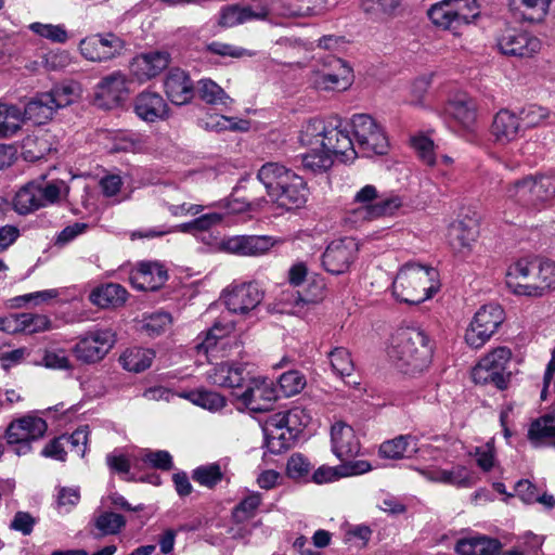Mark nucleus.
I'll use <instances>...</instances> for the list:
<instances>
[{"label":"nucleus","mask_w":555,"mask_h":555,"mask_svg":"<svg viewBox=\"0 0 555 555\" xmlns=\"http://www.w3.org/2000/svg\"><path fill=\"white\" fill-rule=\"evenodd\" d=\"M31 182L41 208L59 203L68 193V186L60 179L49 181L44 176H40Z\"/></svg>","instance_id":"473e14b6"},{"label":"nucleus","mask_w":555,"mask_h":555,"mask_svg":"<svg viewBox=\"0 0 555 555\" xmlns=\"http://www.w3.org/2000/svg\"><path fill=\"white\" fill-rule=\"evenodd\" d=\"M155 353L151 349L131 348L126 350L119 358L122 367L130 372H142L152 364Z\"/></svg>","instance_id":"a19ab883"},{"label":"nucleus","mask_w":555,"mask_h":555,"mask_svg":"<svg viewBox=\"0 0 555 555\" xmlns=\"http://www.w3.org/2000/svg\"><path fill=\"white\" fill-rule=\"evenodd\" d=\"M232 330L233 325L230 323H215L214 326L206 333L205 339L197 345V349L199 351L208 352V350L217 344L218 339L227 336L229 333L232 332Z\"/></svg>","instance_id":"69168bd1"},{"label":"nucleus","mask_w":555,"mask_h":555,"mask_svg":"<svg viewBox=\"0 0 555 555\" xmlns=\"http://www.w3.org/2000/svg\"><path fill=\"white\" fill-rule=\"evenodd\" d=\"M250 376L247 364L235 361L216 363L205 373L206 380L210 385L228 389L242 388Z\"/></svg>","instance_id":"dca6fc26"},{"label":"nucleus","mask_w":555,"mask_h":555,"mask_svg":"<svg viewBox=\"0 0 555 555\" xmlns=\"http://www.w3.org/2000/svg\"><path fill=\"white\" fill-rule=\"evenodd\" d=\"M491 132L495 142L500 144H508L509 142H513L519 137V117L507 109L500 111L494 116Z\"/></svg>","instance_id":"7c9ffc66"},{"label":"nucleus","mask_w":555,"mask_h":555,"mask_svg":"<svg viewBox=\"0 0 555 555\" xmlns=\"http://www.w3.org/2000/svg\"><path fill=\"white\" fill-rule=\"evenodd\" d=\"M294 175L295 172L278 163H267L261 166L257 177L271 201Z\"/></svg>","instance_id":"c85d7f7f"},{"label":"nucleus","mask_w":555,"mask_h":555,"mask_svg":"<svg viewBox=\"0 0 555 555\" xmlns=\"http://www.w3.org/2000/svg\"><path fill=\"white\" fill-rule=\"evenodd\" d=\"M261 426L269 443L279 441V450L289 448L297 435L288 426V418H266Z\"/></svg>","instance_id":"c9c22d12"},{"label":"nucleus","mask_w":555,"mask_h":555,"mask_svg":"<svg viewBox=\"0 0 555 555\" xmlns=\"http://www.w3.org/2000/svg\"><path fill=\"white\" fill-rule=\"evenodd\" d=\"M333 371L339 376H350L353 372V362L350 352L343 347L333 349L330 354Z\"/></svg>","instance_id":"6e6d98bb"},{"label":"nucleus","mask_w":555,"mask_h":555,"mask_svg":"<svg viewBox=\"0 0 555 555\" xmlns=\"http://www.w3.org/2000/svg\"><path fill=\"white\" fill-rule=\"evenodd\" d=\"M13 207L20 215H27L41 208L31 181L16 192L13 198Z\"/></svg>","instance_id":"a18cd8bd"},{"label":"nucleus","mask_w":555,"mask_h":555,"mask_svg":"<svg viewBox=\"0 0 555 555\" xmlns=\"http://www.w3.org/2000/svg\"><path fill=\"white\" fill-rule=\"evenodd\" d=\"M440 482L456 487H467L469 485V473L464 466H454L451 469H442L440 473Z\"/></svg>","instance_id":"774afa93"},{"label":"nucleus","mask_w":555,"mask_h":555,"mask_svg":"<svg viewBox=\"0 0 555 555\" xmlns=\"http://www.w3.org/2000/svg\"><path fill=\"white\" fill-rule=\"evenodd\" d=\"M388 354L398 370L408 375H415L429 367L433 346L423 330L401 327L392 336Z\"/></svg>","instance_id":"f03ea898"},{"label":"nucleus","mask_w":555,"mask_h":555,"mask_svg":"<svg viewBox=\"0 0 555 555\" xmlns=\"http://www.w3.org/2000/svg\"><path fill=\"white\" fill-rule=\"evenodd\" d=\"M47 94L51 95L55 111L74 103L80 95L79 87L75 83H64L53 87Z\"/></svg>","instance_id":"3c124183"},{"label":"nucleus","mask_w":555,"mask_h":555,"mask_svg":"<svg viewBox=\"0 0 555 555\" xmlns=\"http://www.w3.org/2000/svg\"><path fill=\"white\" fill-rule=\"evenodd\" d=\"M261 503V495L259 493H251L240 502L233 509V519L241 524L254 517L256 509Z\"/></svg>","instance_id":"13d9d810"},{"label":"nucleus","mask_w":555,"mask_h":555,"mask_svg":"<svg viewBox=\"0 0 555 555\" xmlns=\"http://www.w3.org/2000/svg\"><path fill=\"white\" fill-rule=\"evenodd\" d=\"M115 341L116 335L111 328L92 330L79 338L73 353L83 363H96L109 352Z\"/></svg>","instance_id":"1a4fd4ad"},{"label":"nucleus","mask_w":555,"mask_h":555,"mask_svg":"<svg viewBox=\"0 0 555 555\" xmlns=\"http://www.w3.org/2000/svg\"><path fill=\"white\" fill-rule=\"evenodd\" d=\"M438 273L434 268L416 263L404 264L392 282V294L397 300L418 305L437 292Z\"/></svg>","instance_id":"7ed1b4c3"},{"label":"nucleus","mask_w":555,"mask_h":555,"mask_svg":"<svg viewBox=\"0 0 555 555\" xmlns=\"http://www.w3.org/2000/svg\"><path fill=\"white\" fill-rule=\"evenodd\" d=\"M128 79L121 72H114L102 78L95 88L100 105L111 108L119 105L128 95Z\"/></svg>","instance_id":"a211bd4d"},{"label":"nucleus","mask_w":555,"mask_h":555,"mask_svg":"<svg viewBox=\"0 0 555 555\" xmlns=\"http://www.w3.org/2000/svg\"><path fill=\"white\" fill-rule=\"evenodd\" d=\"M408 448V437L399 436L392 440L385 441L379 447V455L385 459H400Z\"/></svg>","instance_id":"338daca9"},{"label":"nucleus","mask_w":555,"mask_h":555,"mask_svg":"<svg viewBox=\"0 0 555 555\" xmlns=\"http://www.w3.org/2000/svg\"><path fill=\"white\" fill-rule=\"evenodd\" d=\"M354 204L358 206L348 211L347 220L357 224L393 216L403 206V199L397 194L379 197L377 189L367 184L356 193Z\"/></svg>","instance_id":"20e7f679"},{"label":"nucleus","mask_w":555,"mask_h":555,"mask_svg":"<svg viewBox=\"0 0 555 555\" xmlns=\"http://www.w3.org/2000/svg\"><path fill=\"white\" fill-rule=\"evenodd\" d=\"M270 11L271 9L267 4L261 3L246 7L238 4L227 5L220 11L219 25L234 27L249 21L264 20L270 14Z\"/></svg>","instance_id":"412c9836"},{"label":"nucleus","mask_w":555,"mask_h":555,"mask_svg":"<svg viewBox=\"0 0 555 555\" xmlns=\"http://www.w3.org/2000/svg\"><path fill=\"white\" fill-rule=\"evenodd\" d=\"M278 383L283 396L293 397L300 393L305 389L307 379L301 372L297 370H291L283 373L279 377Z\"/></svg>","instance_id":"09e8293b"},{"label":"nucleus","mask_w":555,"mask_h":555,"mask_svg":"<svg viewBox=\"0 0 555 555\" xmlns=\"http://www.w3.org/2000/svg\"><path fill=\"white\" fill-rule=\"evenodd\" d=\"M302 165L314 172L326 171L333 165V154L325 146L308 147L307 153L302 155Z\"/></svg>","instance_id":"c03bdc74"},{"label":"nucleus","mask_w":555,"mask_h":555,"mask_svg":"<svg viewBox=\"0 0 555 555\" xmlns=\"http://www.w3.org/2000/svg\"><path fill=\"white\" fill-rule=\"evenodd\" d=\"M168 99L176 105L189 103L194 94L193 85L189 75L179 68L171 69L164 82Z\"/></svg>","instance_id":"a878e982"},{"label":"nucleus","mask_w":555,"mask_h":555,"mask_svg":"<svg viewBox=\"0 0 555 555\" xmlns=\"http://www.w3.org/2000/svg\"><path fill=\"white\" fill-rule=\"evenodd\" d=\"M179 398H184L193 404L198 405L211 413L219 412L227 403V399L221 393L199 388L191 391H183L179 393Z\"/></svg>","instance_id":"e433bc0d"},{"label":"nucleus","mask_w":555,"mask_h":555,"mask_svg":"<svg viewBox=\"0 0 555 555\" xmlns=\"http://www.w3.org/2000/svg\"><path fill=\"white\" fill-rule=\"evenodd\" d=\"M334 131L326 132V138L322 141V146L333 155L340 156L343 162L353 160L357 157L354 142L349 135L347 125L337 116V127Z\"/></svg>","instance_id":"5701e85b"},{"label":"nucleus","mask_w":555,"mask_h":555,"mask_svg":"<svg viewBox=\"0 0 555 555\" xmlns=\"http://www.w3.org/2000/svg\"><path fill=\"white\" fill-rule=\"evenodd\" d=\"M272 246L273 242L269 236L236 235L220 241L218 249L237 256H261Z\"/></svg>","instance_id":"f3484780"},{"label":"nucleus","mask_w":555,"mask_h":555,"mask_svg":"<svg viewBox=\"0 0 555 555\" xmlns=\"http://www.w3.org/2000/svg\"><path fill=\"white\" fill-rule=\"evenodd\" d=\"M331 442L333 453L340 461L352 457L360 451V441L353 427L344 420H337L331 426Z\"/></svg>","instance_id":"6ab92c4d"},{"label":"nucleus","mask_w":555,"mask_h":555,"mask_svg":"<svg viewBox=\"0 0 555 555\" xmlns=\"http://www.w3.org/2000/svg\"><path fill=\"white\" fill-rule=\"evenodd\" d=\"M359 150L370 155H383L388 150V139L377 121L366 114H356L350 119Z\"/></svg>","instance_id":"0eeeda50"},{"label":"nucleus","mask_w":555,"mask_h":555,"mask_svg":"<svg viewBox=\"0 0 555 555\" xmlns=\"http://www.w3.org/2000/svg\"><path fill=\"white\" fill-rule=\"evenodd\" d=\"M23 122L22 109L16 105L0 103V137L15 134Z\"/></svg>","instance_id":"37998d69"},{"label":"nucleus","mask_w":555,"mask_h":555,"mask_svg":"<svg viewBox=\"0 0 555 555\" xmlns=\"http://www.w3.org/2000/svg\"><path fill=\"white\" fill-rule=\"evenodd\" d=\"M307 201V189L301 177L296 173L285 183L271 202L286 209L298 208Z\"/></svg>","instance_id":"2f4dec72"},{"label":"nucleus","mask_w":555,"mask_h":555,"mask_svg":"<svg viewBox=\"0 0 555 555\" xmlns=\"http://www.w3.org/2000/svg\"><path fill=\"white\" fill-rule=\"evenodd\" d=\"M446 111L465 129H470L476 122V103L473 98L465 93L455 94L448 102Z\"/></svg>","instance_id":"c756f323"},{"label":"nucleus","mask_w":555,"mask_h":555,"mask_svg":"<svg viewBox=\"0 0 555 555\" xmlns=\"http://www.w3.org/2000/svg\"><path fill=\"white\" fill-rule=\"evenodd\" d=\"M246 390L237 397L241 405L251 413H266L278 399L273 383L262 376H250Z\"/></svg>","instance_id":"f8f14e48"},{"label":"nucleus","mask_w":555,"mask_h":555,"mask_svg":"<svg viewBox=\"0 0 555 555\" xmlns=\"http://www.w3.org/2000/svg\"><path fill=\"white\" fill-rule=\"evenodd\" d=\"M533 199L537 207L555 198V175L532 177Z\"/></svg>","instance_id":"49530a36"},{"label":"nucleus","mask_w":555,"mask_h":555,"mask_svg":"<svg viewBox=\"0 0 555 555\" xmlns=\"http://www.w3.org/2000/svg\"><path fill=\"white\" fill-rule=\"evenodd\" d=\"M399 4L400 0H362L364 12L375 17L392 15Z\"/></svg>","instance_id":"bf43d9fd"},{"label":"nucleus","mask_w":555,"mask_h":555,"mask_svg":"<svg viewBox=\"0 0 555 555\" xmlns=\"http://www.w3.org/2000/svg\"><path fill=\"white\" fill-rule=\"evenodd\" d=\"M170 63V55L165 51H154L138 55L131 63V72L141 81L160 74Z\"/></svg>","instance_id":"393cba45"},{"label":"nucleus","mask_w":555,"mask_h":555,"mask_svg":"<svg viewBox=\"0 0 555 555\" xmlns=\"http://www.w3.org/2000/svg\"><path fill=\"white\" fill-rule=\"evenodd\" d=\"M334 127H337V116L309 119L301 127L299 142L307 147L322 146V141L325 140L327 130L335 131ZM333 134H336V132Z\"/></svg>","instance_id":"cd10ccee"},{"label":"nucleus","mask_w":555,"mask_h":555,"mask_svg":"<svg viewBox=\"0 0 555 555\" xmlns=\"http://www.w3.org/2000/svg\"><path fill=\"white\" fill-rule=\"evenodd\" d=\"M94 528L100 535H115L121 532L126 527L127 520L121 514L111 511H104L95 515L92 519Z\"/></svg>","instance_id":"79ce46f5"},{"label":"nucleus","mask_w":555,"mask_h":555,"mask_svg":"<svg viewBox=\"0 0 555 555\" xmlns=\"http://www.w3.org/2000/svg\"><path fill=\"white\" fill-rule=\"evenodd\" d=\"M167 280V271L158 262H141L130 274V282L140 291H156Z\"/></svg>","instance_id":"b1692460"},{"label":"nucleus","mask_w":555,"mask_h":555,"mask_svg":"<svg viewBox=\"0 0 555 555\" xmlns=\"http://www.w3.org/2000/svg\"><path fill=\"white\" fill-rule=\"evenodd\" d=\"M90 299L102 308L117 307L126 301L127 291L119 284L109 283L93 291Z\"/></svg>","instance_id":"58836bf2"},{"label":"nucleus","mask_w":555,"mask_h":555,"mask_svg":"<svg viewBox=\"0 0 555 555\" xmlns=\"http://www.w3.org/2000/svg\"><path fill=\"white\" fill-rule=\"evenodd\" d=\"M54 150L53 137L49 132L28 135L23 141V155L28 160L43 158Z\"/></svg>","instance_id":"4c0bfd02"},{"label":"nucleus","mask_w":555,"mask_h":555,"mask_svg":"<svg viewBox=\"0 0 555 555\" xmlns=\"http://www.w3.org/2000/svg\"><path fill=\"white\" fill-rule=\"evenodd\" d=\"M134 112L140 119L146 122H155L166 119L169 108L160 94L144 91L138 94L134 100Z\"/></svg>","instance_id":"4be33fe9"},{"label":"nucleus","mask_w":555,"mask_h":555,"mask_svg":"<svg viewBox=\"0 0 555 555\" xmlns=\"http://www.w3.org/2000/svg\"><path fill=\"white\" fill-rule=\"evenodd\" d=\"M555 436V418H535L528 431L530 441L538 446L542 440Z\"/></svg>","instance_id":"4d7b16f0"},{"label":"nucleus","mask_w":555,"mask_h":555,"mask_svg":"<svg viewBox=\"0 0 555 555\" xmlns=\"http://www.w3.org/2000/svg\"><path fill=\"white\" fill-rule=\"evenodd\" d=\"M41 364L52 370H72L73 365L64 349H47Z\"/></svg>","instance_id":"e2e57ef3"},{"label":"nucleus","mask_w":555,"mask_h":555,"mask_svg":"<svg viewBox=\"0 0 555 555\" xmlns=\"http://www.w3.org/2000/svg\"><path fill=\"white\" fill-rule=\"evenodd\" d=\"M199 98L208 104L229 105L232 100L224 90L210 79H202L198 82Z\"/></svg>","instance_id":"de8ad7c7"},{"label":"nucleus","mask_w":555,"mask_h":555,"mask_svg":"<svg viewBox=\"0 0 555 555\" xmlns=\"http://www.w3.org/2000/svg\"><path fill=\"white\" fill-rule=\"evenodd\" d=\"M478 236V229L474 223H466L463 220L453 222L449 228V241L457 253L470 251L473 244Z\"/></svg>","instance_id":"72a5a7b5"},{"label":"nucleus","mask_w":555,"mask_h":555,"mask_svg":"<svg viewBox=\"0 0 555 555\" xmlns=\"http://www.w3.org/2000/svg\"><path fill=\"white\" fill-rule=\"evenodd\" d=\"M311 82L321 90H346L352 82V69L344 60L331 57L312 73Z\"/></svg>","instance_id":"4468645a"},{"label":"nucleus","mask_w":555,"mask_h":555,"mask_svg":"<svg viewBox=\"0 0 555 555\" xmlns=\"http://www.w3.org/2000/svg\"><path fill=\"white\" fill-rule=\"evenodd\" d=\"M506 285L516 295L542 297L555 288V263L537 257L520 258L507 268Z\"/></svg>","instance_id":"f257e3e1"},{"label":"nucleus","mask_w":555,"mask_h":555,"mask_svg":"<svg viewBox=\"0 0 555 555\" xmlns=\"http://www.w3.org/2000/svg\"><path fill=\"white\" fill-rule=\"evenodd\" d=\"M192 478L201 486L211 489L223 479V472L218 463H210L195 468Z\"/></svg>","instance_id":"603ef678"},{"label":"nucleus","mask_w":555,"mask_h":555,"mask_svg":"<svg viewBox=\"0 0 555 555\" xmlns=\"http://www.w3.org/2000/svg\"><path fill=\"white\" fill-rule=\"evenodd\" d=\"M124 41L112 33L95 34L79 42L81 55L91 62H106L119 55Z\"/></svg>","instance_id":"2eb2a0df"},{"label":"nucleus","mask_w":555,"mask_h":555,"mask_svg":"<svg viewBox=\"0 0 555 555\" xmlns=\"http://www.w3.org/2000/svg\"><path fill=\"white\" fill-rule=\"evenodd\" d=\"M505 197L507 201L525 207H537V204L533 199L532 177L529 176L509 183L505 188Z\"/></svg>","instance_id":"ea45409f"},{"label":"nucleus","mask_w":555,"mask_h":555,"mask_svg":"<svg viewBox=\"0 0 555 555\" xmlns=\"http://www.w3.org/2000/svg\"><path fill=\"white\" fill-rule=\"evenodd\" d=\"M548 117L550 112L547 108L538 105H529L521 109L519 120L526 127L532 128L542 125Z\"/></svg>","instance_id":"0e129e2a"},{"label":"nucleus","mask_w":555,"mask_h":555,"mask_svg":"<svg viewBox=\"0 0 555 555\" xmlns=\"http://www.w3.org/2000/svg\"><path fill=\"white\" fill-rule=\"evenodd\" d=\"M16 320L21 330L29 334L47 332L52 328L51 320L44 314L21 313Z\"/></svg>","instance_id":"864d4df0"},{"label":"nucleus","mask_w":555,"mask_h":555,"mask_svg":"<svg viewBox=\"0 0 555 555\" xmlns=\"http://www.w3.org/2000/svg\"><path fill=\"white\" fill-rule=\"evenodd\" d=\"M512 350L507 347H496L486 353L472 369V379L475 384L493 385L500 390L508 387L512 371Z\"/></svg>","instance_id":"39448f33"},{"label":"nucleus","mask_w":555,"mask_h":555,"mask_svg":"<svg viewBox=\"0 0 555 555\" xmlns=\"http://www.w3.org/2000/svg\"><path fill=\"white\" fill-rule=\"evenodd\" d=\"M412 146L415 150L420 159L427 166L437 165L435 156V144L431 139L425 135H417L411 140Z\"/></svg>","instance_id":"052dcab7"},{"label":"nucleus","mask_w":555,"mask_h":555,"mask_svg":"<svg viewBox=\"0 0 555 555\" xmlns=\"http://www.w3.org/2000/svg\"><path fill=\"white\" fill-rule=\"evenodd\" d=\"M48 429L44 418H15L5 430L9 444H27L41 438Z\"/></svg>","instance_id":"aec40b11"},{"label":"nucleus","mask_w":555,"mask_h":555,"mask_svg":"<svg viewBox=\"0 0 555 555\" xmlns=\"http://www.w3.org/2000/svg\"><path fill=\"white\" fill-rule=\"evenodd\" d=\"M502 548L499 539L479 533L457 540L454 547L459 555H496Z\"/></svg>","instance_id":"bb28decb"},{"label":"nucleus","mask_w":555,"mask_h":555,"mask_svg":"<svg viewBox=\"0 0 555 555\" xmlns=\"http://www.w3.org/2000/svg\"><path fill=\"white\" fill-rule=\"evenodd\" d=\"M504 321V311L496 304L482 306L474 315L465 333L466 343L473 348L482 347Z\"/></svg>","instance_id":"6e6552de"},{"label":"nucleus","mask_w":555,"mask_h":555,"mask_svg":"<svg viewBox=\"0 0 555 555\" xmlns=\"http://www.w3.org/2000/svg\"><path fill=\"white\" fill-rule=\"evenodd\" d=\"M544 541V535L527 531L518 538L519 544L515 547L524 552V555H543L542 546Z\"/></svg>","instance_id":"680f3d73"},{"label":"nucleus","mask_w":555,"mask_h":555,"mask_svg":"<svg viewBox=\"0 0 555 555\" xmlns=\"http://www.w3.org/2000/svg\"><path fill=\"white\" fill-rule=\"evenodd\" d=\"M480 14L477 0H441L430 7L428 17L442 29L456 30Z\"/></svg>","instance_id":"423d86ee"},{"label":"nucleus","mask_w":555,"mask_h":555,"mask_svg":"<svg viewBox=\"0 0 555 555\" xmlns=\"http://www.w3.org/2000/svg\"><path fill=\"white\" fill-rule=\"evenodd\" d=\"M171 324V315L167 312L158 311L143 318L141 331L149 336H158L166 332Z\"/></svg>","instance_id":"8fccbe9b"},{"label":"nucleus","mask_w":555,"mask_h":555,"mask_svg":"<svg viewBox=\"0 0 555 555\" xmlns=\"http://www.w3.org/2000/svg\"><path fill=\"white\" fill-rule=\"evenodd\" d=\"M29 29L39 37L51 40L52 42L64 43L68 39L67 31L63 25L31 23Z\"/></svg>","instance_id":"5fc2aeb1"},{"label":"nucleus","mask_w":555,"mask_h":555,"mask_svg":"<svg viewBox=\"0 0 555 555\" xmlns=\"http://www.w3.org/2000/svg\"><path fill=\"white\" fill-rule=\"evenodd\" d=\"M263 291L255 282L230 285L222 293L227 308L237 314H248L256 309L263 299Z\"/></svg>","instance_id":"ddd939ff"},{"label":"nucleus","mask_w":555,"mask_h":555,"mask_svg":"<svg viewBox=\"0 0 555 555\" xmlns=\"http://www.w3.org/2000/svg\"><path fill=\"white\" fill-rule=\"evenodd\" d=\"M358 251L359 244L353 237L334 240L322 255V266L331 274H344L357 259Z\"/></svg>","instance_id":"9b49d317"},{"label":"nucleus","mask_w":555,"mask_h":555,"mask_svg":"<svg viewBox=\"0 0 555 555\" xmlns=\"http://www.w3.org/2000/svg\"><path fill=\"white\" fill-rule=\"evenodd\" d=\"M541 46L538 37L514 27L505 28L496 37V47L506 56L532 57L541 50Z\"/></svg>","instance_id":"9d476101"},{"label":"nucleus","mask_w":555,"mask_h":555,"mask_svg":"<svg viewBox=\"0 0 555 555\" xmlns=\"http://www.w3.org/2000/svg\"><path fill=\"white\" fill-rule=\"evenodd\" d=\"M53 103L51 95L47 92L36 94L22 111L23 121L27 119L35 124H44L56 112Z\"/></svg>","instance_id":"f704fd0d"}]
</instances>
